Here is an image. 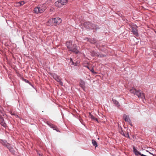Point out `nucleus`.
<instances>
[{"label": "nucleus", "mask_w": 156, "mask_h": 156, "mask_svg": "<svg viewBox=\"0 0 156 156\" xmlns=\"http://www.w3.org/2000/svg\"><path fill=\"white\" fill-rule=\"evenodd\" d=\"M46 8L45 5H43L35 7L34 10V13L38 14L44 12L46 9Z\"/></svg>", "instance_id": "obj_3"}, {"label": "nucleus", "mask_w": 156, "mask_h": 156, "mask_svg": "<svg viewBox=\"0 0 156 156\" xmlns=\"http://www.w3.org/2000/svg\"><path fill=\"white\" fill-rule=\"evenodd\" d=\"M133 151L135 154L136 155H141V154L139 151H138L135 147H133Z\"/></svg>", "instance_id": "obj_12"}, {"label": "nucleus", "mask_w": 156, "mask_h": 156, "mask_svg": "<svg viewBox=\"0 0 156 156\" xmlns=\"http://www.w3.org/2000/svg\"><path fill=\"white\" fill-rule=\"evenodd\" d=\"M0 124L4 127H5L6 126L3 118L1 116H0Z\"/></svg>", "instance_id": "obj_9"}, {"label": "nucleus", "mask_w": 156, "mask_h": 156, "mask_svg": "<svg viewBox=\"0 0 156 156\" xmlns=\"http://www.w3.org/2000/svg\"><path fill=\"white\" fill-rule=\"evenodd\" d=\"M127 136L128 137H129V134L128 133H127Z\"/></svg>", "instance_id": "obj_25"}, {"label": "nucleus", "mask_w": 156, "mask_h": 156, "mask_svg": "<svg viewBox=\"0 0 156 156\" xmlns=\"http://www.w3.org/2000/svg\"><path fill=\"white\" fill-rule=\"evenodd\" d=\"M154 31H155V33H156V30H155Z\"/></svg>", "instance_id": "obj_28"}, {"label": "nucleus", "mask_w": 156, "mask_h": 156, "mask_svg": "<svg viewBox=\"0 0 156 156\" xmlns=\"http://www.w3.org/2000/svg\"><path fill=\"white\" fill-rule=\"evenodd\" d=\"M52 76L53 77V78L56 80L57 82H59V84L62 86L63 85L62 82L61 81V80L59 78V76L57 75L56 74H53L52 75Z\"/></svg>", "instance_id": "obj_6"}, {"label": "nucleus", "mask_w": 156, "mask_h": 156, "mask_svg": "<svg viewBox=\"0 0 156 156\" xmlns=\"http://www.w3.org/2000/svg\"><path fill=\"white\" fill-rule=\"evenodd\" d=\"M66 45L67 48L69 49V51L73 52L76 54L78 53L79 52L76 48V45L74 44L73 45L71 41L67 42L66 43Z\"/></svg>", "instance_id": "obj_1"}, {"label": "nucleus", "mask_w": 156, "mask_h": 156, "mask_svg": "<svg viewBox=\"0 0 156 156\" xmlns=\"http://www.w3.org/2000/svg\"><path fill=\"white\" fill-rule=\"evenodd\" d=\"M92 142L94 146H95V147L98 146L97 143L94 140H92Z\"/></svg>", "instance_id": "obj_16"}, {"label": "nucleus", "mask_w": 156, "mask_h": 156, "mask_svg": "<svg viewBox=\"0 0 156 156\" xmlns=\"http://www.w3.org/2000/svg\"><path fill=\"white\" fill-rule=\"evenodd\" d=\"M50 126L51 128L53 129H54L56 130L57 131H58L57 130V128L55 126H54L53 125H49Z\"/></svg>", "instance_id": "obj_20"}, {"label": "nucleus", "mask_w": 156, "mask_h": 156, "mask_svg": "<svg viewBox=\"0 0 156 156\" xmlns=\"http://www.w3.org/2000/svg\"><path fill=\"white\" fill-rule=\"evenodd\" d=\"M80 87H82L84 90H85L84 88L85 86V83L84 81L82 80H80Z\"/></svg>", "instance_id": "obj_10"}, {"label": "nucleus", "mask_w": 156, "mask_h": 156, "mask_svg": "<svg viewBox=\"0 0 156 156\" xmlns=\"http://www.w3.org/2000/svg\"><path fill=\"white\" fill-rule=\"evenodd\" d=\"M89 116L92 119L98 121L97 119L96 118H95L93 115H92L90 113H89Z\"/></svg>", "instance_id": "obj_18"}, {"label": "nucleus", "mask_w": 156, "mask_h": 156, "mask_svg": "<svg viewBox=\"0 0 156 156\" xmlns=\"http://www.w3.org/2000/svg\"><path fill=\"white\" fill-rule=\"evenodd\" d=\"M130 92L136 95L139 98L142 99H145V96L144 94L142 93L141 90H136L134 88H132L130 90Z\"/></svg>", "instance_id": "obj_2"}, {"label": "nucleus", "mask_w": 156, "mask_h": 156, "mask_svg": "<svg viewBox=\"0 0 156 156\" xmlns=\"http://www.w3.org/2000/svg\"><path fill=\"white\" fill-rule=\"evenodd\" d=\"M112 101L117 106H119V105L118 101L115 99H112Z\"/></svg>", "instance_id": "obj_17"}, {"label": "nucleus", "mask_w": 156, "mask_h": 156, "mask_svg": "<svg viewBox=\"0 0 156 156\" xmlns=\"http://www.w3.org/2000/svg\"><path fill=\"white\" fill-rule=\"evenodd\" d=\"M154 56L156 57V52H155L154 53Z\"/></svg>", "instance_id": "obj_24"}, {"label": "nucleus", "mask_w": 156, "mask_h": 156, "mask_svg": "<svg viewBox=\"0 0 156 156\" xmlns=\"http://www.w3.org/2000/svg\"><path fill=\"white\" fill-rule=\"evenodd\" d=\"M16 116L17 117H18V115H16Z\"/></svg>", "instance_id": "obj_30"}, {"label": "nucleus", "mask_w": 156, "mask_h": 156, "mask_svg": "<svg viewBox=\"0 0 156 156\" xmlns=\"http://www.w3.org/2000/svg\"><path fill=\"white\" fill-rule=\"evenodd\" d=\"M85 40H87V41H89L91 43H94V42L93 41H92L91 40H90L88 39V38L86 37L85 38Z\"/></svg>", "instance_id": "obj_21"}, {"label": "nucleus", "mask_w": 156, "mask_h": 156, "mask_svg": "<svg viewBox=\"0 0 156 156\" xmlns=\"http://www.w3.org/2000/svg\"><path fill=\"white\" fill-rule=\"evenodd\" d=\"M137 27L135 25H133L131 27L132 32L133 34L136 36H138V30H137Z\"/></svg>", "instance_id": "obj_5"}, {"label": "nucleus", "mask_w": 156, "mask_h": 156, "mask_svg": "<svg viewBox=\"0 0 156 156\" xmlns=\"http://www.w3.org/2000/svg\"><path fill=\"white\" fill-rule=\"evenodd\" d=\"M17 4L18 6H21L25 4V2L24 1L19 2Z\"/></svg>", "instance_id": "obj_19"}, {"label": "nucleus", "mask_w": 156, "mask_h": 156, "mask_svg": "<svg viewBox=\"0 0 156 156\" xmlns=\"http://www.w3.org/2000/svg\"><path fill=\"white\" fill-rule=\"evenodd\" d=\"M54 21V18L50 19L47 23V25L49 26H53L54 25L55 23Z\"/></svg>", "instance_id": "obj_8"}, {"label": "nucleus", "mask_w": 156, "mask_h": 156, "mask_svg": "<svg viewBox=\"0 0 156 156\" xmlns=\"http://www.w3.org/2000/svg\"><path fill=\"white\" fill-rule=\"evenodd\" d=\"M129 123L130 124V122H129ZM130 125H131V124H130Z\"/></svg>", "instance_id": "obj_32"}, {"label": "nucleus", "mask_w": 156, "mask_h": 156, "mask_svg": "<svg viewBox=\"0 0 156 156\" xmlns=\"http://www.w3.org/2000/svg\"><path fill=\"white\" fill-rule=\"evenodd\" d=\"M68 0H59L62 5L66 4Z\"/></svg>", "instance_id": "obj_15"}, {"label": "nucleus", "mask_w": 156, "mask_h": 156, "mask_svg": "<svg viewBox=\"0 0 156 156\" xmlns=\"http://www.w3.org/2000/svg\"><path fill=\"white\" fill-rule=\"evenodd\" d=\"M105 56V55H103V57H104Z\"/></svg>", "instance_id": "obj_29"}, {"label": "nucleus", "mask_w": 156, "mask_h": 156, "mask_svg": "<svg viewBox=\"0 0 156 156\" xmlns=\"http://www.w3.org/2000/svg\"><path fill=\"white\" fill-rule=\"evenodd\" d=\"M124 136H125V135L124 134V133H123V134H122Z\"/></svg>", "instance_id": "obj_27"}, {"label": "nucleus", "mask_w": 156, "mask_h": 156, "mask_svg": "<svg viewBox=\"0 0 156 156\" xmlns=\"http://www.w3.org/2000/svg\"><path fill=\"white\" fill-rule=\"evenodd\" d=\"M70 62H71L72 63V64L73 65H74V62H73V61H72V60L71 58V59H70Z\"/></svg>", "instance_id": "obj_22"}, {"label": "nucleus", "mask_w": 156, "mask_h": 156, "mask_svg": "<svg viewBox=\"0 0 156 156\" xmlns=\"http://www.w3.org/2000/svg\"><path fill=\"white\" fill-rule=\"evenodd\" d=\"M55 5L57 7H61L62 6L60 2H59V0L55 2Z\"/></svg>", "instance_id": "obj_14"}, {"label": "nucleus", "mask_w": 156, "mask_h": 156, "mask_svg": "<svg viewBox=\"0 0 156 156\" xmlns=\"http://www.w3.org/2000/svg\"><path fill=\"white\" fill-rule=\"evenodd\" d=\"M54 22L56 24L58 25L62 23V20L60 18L58 17L57 18H54Z\"/></svg>", "instance_id": "obj_7"}, {"label": "nucleus", "mask_w": 156, "mask_h": 156, "mask_svg": "<svg viewBox=\"0 0 156 156\" xmlns=\"http://www.w3.org/2000/svg\"><path fill=\"white\" fill-rule=\"evenodd\" d=\"M91 71L93 73H95L94 72V70L93 69H92L91 70Z\"/></svg>", "instance_id": "obj_23"}, {"label": "nucleus", "mask_w": 156, "mask_h": 156, "mask_svg": "<svg viewBox=\"0 0 156 156\" xmlns=\"http://www.w3.org/2000/svg\"><path fill=\"white\" fill-rule=\"evenodd\" d=\"M5 145L6 146L7 148L9 149V150L11 151H13V148H12L11 147L10 144H9V143H8L7 142H5Z\"/></svg>", "instance_id": "obj_13"}, {"label": "nucleus", "mask_w": 156, "mask_h": 156, "mask_svg": "<svg viewBox=\"0 0 156 156\" xmlns=\"http://www.w3.org/2000/svg\"><path fill=\"white\" fill-rule=\"evenodd\" d=\"M85 27L87 29H95L97 30V28L94 24L90 23L89 22H85L84 23Z\"/></svg>", "instance_id": "obj_4"}, {"label": "nucleus", "mask_w": 156, "mask_h": 156, "mask_svg": "<svg viewBox=\"0 0 156 156\" xmlns=\"http://www.w3.org/2000/svg\"><path fill=\"white\" fill-rule=\"evenodd\" d=\"M129 123L130 124V122H129ZM130 125H131V124H130Z\"/></svg>", "instance_id": "obj_31"}, {"label": "nucleus", "mask_w": 156, "mask_h": 156, "mask_svg": "<svg viewBox=\"0 0 156 156\" xmlns=\"http://www.w3.org/2000/svg\"><path fill=\"white\" fill-rule=\"evenodd\" d=\"M38 156H42V154H38Z\"/></svg>", "instance_id": "obj_26"}, {"label": "nucleus", "mask_w": 156, "mask_h": 156, "mask_svg": "<svg viewBox=\"0 0 156 156\" xmlns=\"http://www.w3.org/2000/svg\"><path fill=\"white\" fill-rule=\"evenodd\" d=\"M123 118L125 121L128 122L129 123L130 122V121L128 116L124 114L123 115Z\"/></svg>", "instance_id": "obj_11"}]
</instances>
